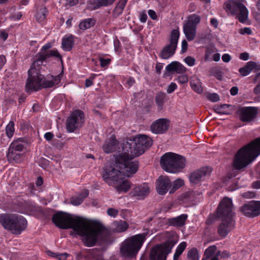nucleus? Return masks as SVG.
<instances>
[{
	"label": "nucleus",
	"mask_w": 260,
	"mask_h": 260,
	"mask_svg": "<svg viewBox=\"0 0 260 260\" xmlns=\"http://www.w3.org/2000/svg\"><path fill=\"white\" fill-rule=\"evenodd\" d=\"M88 194L89 191L87 189H85L79 196L72 198L71 200V203L75 206L79 205L83 202L84 199L88 197Z\"/></svg>",
	"instance_id": "32"
},
{
	"label": "nucleus",
	"mask_w": 260,
	"mask_h": 260,
	"mask_svg": "<svg viewBox=\"0 0 260 260\" xmlns=\"http://www.w3.org/2000/svg\"><path fill=\"white\" fill-rule=\"evenodd\" d=\"M239 58L241 60H247L249 58V55L247 52H243V53H241L240 54Z\"/></svg>",
	"instance_id": "55"
},
{
	"label": "nucleus",
	"mask_w": 260,
	"mask_h": 260,
	"mask_svg": "<svg viewBox=\"0 0 260 260\" xmlns=\"http://www.w3.org/2000/svg\"><path fill=\"white\" fill-rule=\"evenodd\" d=\"M170 126V121L166 118H159L154 121L150 126L151 132L156 134L166 133Z\"/></svg>",
	"instance_id": "16"
},
{
	"label": "nucleus",
	"mask_w": 260,
	"mask_h": 260,
	"mask_svg": "<svg viewBox=\"0 0 260 260\" xmlns=\"http://www.w3.org/2000/svg\"><path fill=\"white\" fill-rule=\"evenodd\" d=\"M122 12L123 11L122 10L116 6L113 11V15L114 17H117L121 14Z\"/></svg>",
	"instance_id": "52"
},
{
	"label": "nucleus",
	"mask_w": 260,
	"mask_h": 260,
	"mask_svg": "<svg viewBox=\"0 0 260 260\" xmlns=\"http://www.w3.org/2000/svg\"><path fill=\"white\" fill-rule=\"evenodd\" d=\"M114 184H118L116 187V189L119 193L127 192L131 187L130 183L127 180H122V178L118 183L117 182Z\"/></svg>",
	"instance_id": "31"
},
{
	"label": "nucleus",
	"mask_w": 260,
	"mask_h": 260,
	"mask_svg": "<svg viewBox=\"0 0 260 260\" xmlns=\"http://www.w3.org/2000/svg\"><path fill=\"white\" fill-rule=\"evenodd\" d=\"M231 105L228 104H223L220 106H215L214 108V111L220 114H229L230 113L226 111V109H228Z\"/></svg>",
	"instance_id": "38"
},
{
	"label": "nucleus",
	"mask_w": 260,
	"mask_h": 260,
	"mask_svg": "<svg viewBox=\"0 0 260 260\" xmlns=\"http://www.w3.org/2000/svg\"><path fill=\"white\" fill-rule=\"evenodd\" d=\"M8 37L7 32L4 30H1L0 31V38L3 40L5 41Z\"/></svg>",
	"instance_id": "61"
},
{
	"label": "nucleus",
	"mask_w": 260,
	"mask_h": 260,
	"mask_svg": "<svg viewBox=\"0 0 260 260\" xmlns=\"http://www.w3.org/2000/svg\"><path fill=\"white\" fill-rule=\"evenodd\" d=\"M168 72H175L178 74H183L186 71L185 67L178 61H173L169 64L166 68Z\"/></svg>",
	"instance_id": "23"
},
{
	"label": "nucleus",
	"mask_w": 260,
	"mask_h": 260,
	"mask_svg": "<svg viewBox=\"0 0 260 260\" xmlns=\"http://www.w3.org/2000/svg\"><path fill=\"white\" fill-rule=\"evenodd\" d=\"M196 27L192 26L189 24H185L183 26V31L187 40L189 41L193 40L196 34Z\"/></svg>",
	"instance_id": "26"
},
{
	"label": "nucleus",
	"mask_w": 260,
	"mask_h": 260,
	"mask_svg": "<svg viewBox=\"0 0 260 260\" xmlns=\"http://www.w3.org/2000/svg\"><path fill=\"white\" fill-rule=\"evenodd\" d=\"M217 251L216 246H210L205 250L204 253V256H206L207 258H210L214 256Z\"/></svg>",
	"instance_id": "39"
},
{
	"label": "nucleus",
	"mask_w": 260,
	"mask_h": 260,
	"mask_svg": "<svg viewBox=\"0 0 260 260\" xmlns=\"http://www.w3.org/2000/svg\"><path fill=\"white\" fill-rule=\"evenodd\" d=\"M222 59L224 62H229L231 59V57L229 54H224L222 56Z\"/></svg>",
	"instance_id": "59"
},
{
	"label": "nucleus",
	"mask_w": 260,
	"mask_h": 260,
	"mask_svg": "<svg viewBox=\"0 0 260 260\" xmlns=\"http://www.w3.org/2000/svg\"><path fill=\"white\" fill-rule=\"evenodd\" d=\"M23 149L24 145L23 144V142L20 140H18L13 142L11 144L9 148V149H11L14 151H17L21 152H22Z\"/></svg>",
	"instance_id": "35"
},
{
	"label": "nucleus",
	"mask_w": 260,
	"mask_h": 260,
	"mask_svg": "<svg viewBox=\"0 0 260 260\" xmlns=\"http://www.w3.org/2000/svg\"><path fill=\"white\" fill-rule=\"evenodd\" d=\"M200 17L197 14H193L188 16V22L185 24H189L192 26L197 27V25L200 23Z\"/></svg>",
	"instance_id": "37"
},
{
	"label": "nucleus",
	"mask_w": 260,
	"mask_h": 260,
	"mask_svg": "<svg viewBox=\"0 0 260 260\" xmlns=\"http://www.w3.org/2000/svg\"><path fill=\"white\" fill-rule=\"evenodd\" d=\"M7 157L9 162L17 163L22 161L25 158V156L22 152L11 149L8 150Z\"/></svg>",
	"instance_id": "22"
},
{
	"label": "nucleus",
	"mask_w": 260,
	"mask_h": 260,
	"mask_svg": "<svg viewBox=\"0 0 260 260\" xmlns=\"http://www.w3.org/2000/svg\"><path fill=\"white\" fill-rule=\"evenodd\" d=\"M260 154V137L240 149L236 153L233 166L236 170L246 167Z\"/></svg>",
	"instance_id": "5"
},
{
	"label": "nucleus",
	"mask_w": 260,
	"mask_h": 260,
	"mask_svg": "<svg viewBox=\"0 0 260 260\" xmlns=\"http://www.w3.org/2000/svg\"><path fill=\"white\" fill-rule=\"evenodd\" d=\"M52 221L60 229L73 230L83 237V241L87 247L95 245L99 239L105 240L103 236L106 233L105 228L98 220H89L81 216L58 211L53 215Z\"/></svg>",
	"instance_id": "1"
},
{
	"label": "nucleus",
	"mask_w": 260,
	"mask_h": 260,
	"mask_svg": "<svg viewBox=\"0 0 260 260\" xmlns=\"http://www.w3.org/2000/svg\"><path fill=\"white\" fill-rule=\"evenodd\" d=\"M177 85L175 83L172 82L168 86L167 89L168 93H171L177 89Z\"/></svg>",
	"instance_id": "47"
},
{
	"label": "nucleus",
	"mask_w": 260,
	"mask_h": 260,
	"mask_svg": "<svg viewBox=\"0 0 260 260\" xmlns=\"http://www.w3.org/2000/svg\"><path fill=\"white\" fill-rule=\"evenodd\" d=\"M140 19L141 22L144 23L146 21L147 19V16L146 13H142L140 14Z\"/></svg>",
	"instance_id": "64"
},
{
	"label": "nucleus",
	"mask_w": 260,
	"mask_h": 260,
	"mask_svg": "<svg viewBox=\"0 0 260 260\" xmlns=\"http://www.w3.org/2000/svg\"><path fill=\"white\" fill-rule=\"evenodd\" d=\"M232 201L228 198H224L219 204L216 214L221 219V222L217 226L219 236L224 238L235 228V213L232 212Z\"/></svg>",
	"instance_id": "4"
},
{
	"label": "nucleus",
	"mask_w": 260,
	"mask_h": 260,
	"mask_svg": "<svg viewBox=\"0 0 260 260\" xmlns=\"http://www.w3.org/2000/svg\"><path fill=\"white\" fill-rule=\"evenodd\" d=\"M118 141L114 136H112L110 140H106L103 146V150L107 153L113 152L116 148Z\"/></svg>",
	"instance_id": "25"
},
{
	"label": "nucleus",
	"mask_w": 260,
	"mask_h": 260,
	"mask_svg": "<svg viewBox=\"0 0 260 260\" xmlns=\"http://www.w3.org/2000/svg\"><path fill=\"white\" fill-rule=\"evenodd\" d=\"M116 0H95L93 3L94 8L98 9L101 7L111 5Z\"/></svg>",
	"instance_id": "36"
},
{
	"label": "nucleus",
	"mask_w": 260,
	"mask_h": 260,
	"mask_svg": "<svg viewBox=\"0 0 260 260\" xmlns=\"http://www.w3.org/2000/svg\"><path fill=\"white\" fill-rule=\"evenodd\" d=\"M191 87L192 89L198 93H201L203 91V89L201 85L196 83H191Z\"/></svg>",
	"instance_id": "45"
},
{
	"label": "nucleus",
	"mask_w": 260,
	"mask_h": 260,
	"mask_svg": "<svg viewBox=\"0 0 260 260\" xmlns=\"http://www.w3.org/2000/svg\"><path fill=\"white\" fill-rule=\"evenodd\" d=\"M167 95L166 93L162 91H159L156 93L155 97V101L156 104L159 110H161L163 108V105L167 99Z\"/></svg>",
	"instance_id": "27"
},
{
	"label": "nucleus",
	"mask_w": 260,
	"mask_h": 260,
	"mask_svg": "<svg viewBox=\"0 0 260 260\" xmlns=\"http://www.w3.org/2000/svg\"><path fill=\"white\" fill-rule=\"evenodd\" d=\"M27 222L23 216L15 214V221L14 222L12 233L15 235H19L27 227Z\"/></svg>",
	"instance_id": "19"
},
{
	"label": "nucleus",
	"mask_w": 260,
	"mask_h": 260,
	"mask_svg": "<svg viewBox=\"0 0 260 260\" xmlns=\"http://www.w3.org/2000/svg\"><path fill=\"white\" fill-rule=\"evenodd\" d=\"M176 242L172 239L153 246L149 253L150 259L167 260L168 255L171 252Z\"/></svg>",
	"instance_id": "8"
},
{
	"label": "nucleus",
	"mask_w": 260,
	"mask_h": 260,
	"mask_svg": "<svg viewBox=\"0 0 260 260\" xmlns=\"http://www.w3.org/2000/svg\"><path fill=\"white\" fill-rule=\"evenodd\" d=\"M219 256L222 258H227L230 257V254L227 251H223V252L220 251V254Z\"/></svg>",
	"instance_id": "62"
},
{
	"label": "nucleus",
	"mask_w": 260,
	"mask_h": 260,
	"mask_svg": "<svg viewBox=\"0 0 260 260\" xmlns=\"http://www.w3.org/2000/svg\"><path fill=\"white\" fill-rule=\"evenodd\" d=\"M187 218V214H181L176 217L168 219V222L170 225L181 227L185 224Z\"/></svg>",
	"instance_id": "24"
},
{
	"label": "nucleus",
	"mask_w": 260,
	"mask_h": 260,
	"mask_svg": "<svg viewBox=\"0 0 260 260\" xmlns=\"http://www.w3.org/2000/svg\"><path fill=\"white\" fill-rule=\"evenodd\" d=\"M212 172V169L209 167H202L190 173L189 179L191 184H197L201 181L203 178L209 176Z\"/></svg>",
	"instance_id": "15"
},
{
	"label": "nucleus",
	"mask_w": 260,
	"mask_h": 260,
	"mask_svg": "<svg viewBox=\"0 0 260 260\" xmlns=\"http://www.w3.org/2000/svg\"><path fill=\"white\" fill-rule=\"evenodd\" d=\"M187 49V43L185 40H184L182 42L181 51L182 53H184L186 51Z\"/></svg>",
	"instance_id": "60"
},
{
	"label": "nucleus",
	"mask_w": 260,
	"mask_h": 260,
	"mask_svg": "<svg viewBox=\"0 0 260 260\" xmlns=\"http://www.w3.org/2000/svg\"><path fill=\"white\" fill-rule=\"evenodd\" d=\"M126 3L127 0H120L116 6L123 11Z\"/></svg>",
	"instance_id": "51"
},
{
	"label": "nucleus",
	"mask_w": 260,
	"mask_h": 260,
	"mask_svg": "<svg viewBox=\"0 0 260 260\" xmlns=\"http://www.w3.org/2000/svg\"><path fill=\"white\" fill-rule=\"evenodd\" d=\"M238 112L241 121L250 122L256 118L257 109L254 107H244L239 109Z\"/></svg>",
	"instance_id": "14"
},
{
	"label": "nucleus",
	"mask_w": 260,
	"mask_h": 260,
	"mask_svg": "<svg viewBox=\"0 0 260 260\" xmlns=\"http://www.w3.org/2000/svg\"><path fill=\"white\" fill-rule=\"evenodd\" d=\"M69 255L67 253H57L56 258L59 260H66Z\"/></svg>",
	"instance_id": "53"
},
{
	"label": "nucleus",
	"mask_w": 260,
	"mask_h": 260,
	"mask_svg": "<svg viewBox=\"0 0 260 260\" xmlns=\"http://www.w3.org/2000/svg\"><path fill=\"white\" fill-rule=\"evenodd\" d=\"M217 217H218L217 215L215 216L213 214H210L206 220V224L207 225H211L213 224L216 221Z\"/></svg>",
	"instance_id": "43"
},
{
	"label": "nucleus",
	"mask_w": 260,
	"mask_h": 260,
	"mask_svg": "<svg viewBox=\"0 0 260 260\" xmlns=\"http://www.w3.org/2000/svg\"><path fill=\"white\" fill-rule=\"evenodd\" d=\"M15 221V214H3L0 215V223L6 230L12 232L14 222Z\"/></svg>",
	"instance_id": "20"
},
{
	"label": "nucleus",
	"mask_w": 260,
	"mask_h": 260,
	"mask_svg": "<svg viewBox=\"0 0 260 260\" xmlns=\"http://www.w3.org/2000/svg\"><path fill=\"white\" fill-rule=\"evenodd\" d=\"M179 37V32L177 29H173L171 34L169 44L165 46L160 53V57L164 59H168L175 53Z\"/></svg>",
	"instance_id": "11"
},
{
	"label": "nucleus",
	"mask_w": 260,
	"mask_h": 260,
	"mask_svg": "<svg viewBox=\"0 0 260 260\" xmlns=\"http://www.w3.org/2000/svg\"><path fill=\"white\" fill-rule=\"evenodd\" d=\"M184 184V181L181 179H177L173 182L172 187L170 190V193H174Z\"/></svg>",
	"instance_id": "40"
},
{
	"label": "nucleus",
	"mask_w": 260,
	"mask_h": 260,
	"mask_svg": "<svg viewBox=\"0 0 260 260\" xmlns=\"http://www.w3.org/2000/svg\"><path fill=\"white\" fill-rule=\"evenodd\" d=\"M207 98L212 102H216L219 100V95L215 93H210L207 96Z\"/></svg>",
	"instance_id": "44"
},
{
	"label": "nucleus",
	"mask_w": 260,
	"mask_h": 260,
	"mask_svg": "<svg viewBox=\"0 0 260 260\" xmlns=\"http://www.w3.org/2000/svg\"><path fill=\"white\" fill-rule=\"evenodd\" d=\"M177 80L181 84H184L187 82L188 77L186 75H182L178 77Z\"/></svg>",
	"instance_id": "50"
},
{
	"label": "nucleus",
	"mask_w": 260,
	"mask_h": 260,
	"mask_svg": "<svg viewBox=\"0 0 260 260\" xmlns=\"http://www.w3.org/2000/svg\"><path fill=\"white\" fill-rule=\"evenodd\" d=\"M62 48L66 51H70L74 46V36L64 37L62 40Z\"/></svg>",
	"instance_id": "28"
},
{
	"label": "nucleus",
	"mask_w": 260,
	"mask_h": 260,
	"mask_svg": "<svg viewBox=\"0 0 260 260\" xmlns=\"http://www.w3.org/2000/svg\"><path fill=\"white\" fill-rule=\"evenodd\" d=\"M54 137L53 134L51 132H47L44 135V138L47 141H51Z\"/></svg>",
	"instance_id": "58"
},
{
	"label": "nucleus",
	"mask_w": 260,
	"mask_h": 260,
	"mask_svg": "<svg viewBox=\"0 0 260 260\" xmlns=\"http://www.w3.org/2000/svg\"><path fill=\"white\" fill-rule=\"evenodd\" d=\"M150 188L148 185L143 184L133 188L129 193L131 198L137 200H143L149 193Z\"/></svg>",
	"instance_id": "18"
},
{
	"label": "nucleus",
	"mask_w": 260,
	"mask_h": 260,
	"mask_svg": "<svg viewBox=\"0 0 260 260\" xmlns=\"http://www.w3.org/2000/svg\"><path fill=\"white\" fill-rule=\"evenodd\" d=\"M184 61L189 66H193L195 63V59L191 56L186 57Z\"/></svg>",
	"instance_id": "49"
},
{
	"label": "nucleus",
	"mask_w": 260,
	"mask_h": 260,
	"mask_svg": "<svg viewBox=\"0 0 260 260\" xmlns=\"http://www.w3.org/2000/svg\"><path fill=\"white\" fill-rule=\"evenodd\" d=\"M148 13L152 19L156 20L157 19V15L154 11L152 10H149L148 12Z\"/></svg>",
	"instance_id": "56"
},
{
	"label": "nucleus",
	"mask_w": 260,
	"mask_h": 260,
	"mask_svg": "<svg viewBox=\"0 0 260 260\" xmlns=\"http://www.w3.org/2000/svg\"><path fill=\"white\" fill-rule=\"evenodd\" d=\"M100 64L102 67H106L110 63L111 59L109 58L108 59H104L103 58H100Z\"/></svg>",
	"instance_id": "48"
},
{
	"label": "nucleus",
	"mask_w": 260,
	"mask_h": 260,
	"mask_svg": "<svg viewBox=\"0 0 260 260\" xmlns=\"http://www.w3.org/2000/svg\"><path fill=\"white\" fill-rule=\"evenodd\" d=\"M255 71L260 70V65L252 61L247 62L245 66L239 69V72L242 76H246L248 75L250 72L253 70Z\"/></svg>",
	"instance_id": "21"
},
{
	"label": "nucleus",
	"mask_w": 260,
	"mask_h": 260,
	"mask_svg": "<svg viewBox=\"0 0 260 260\" xmlns=\"http://www.w3.org/2000/svg\"><path fill=\"white\" fill-rule=\"evenodd\" d=\"M187 258L189 260H199L200 255L197 248L193 247L187 252Z\"/></svg>",
	"instance_id": "34"
},
{
	"label": "nucleus",
	"mask_w": 260,
	"mask_h": 260,
	"mask_svg": "<svg viewBox=\"0 0 260 260\" xmlns=\"http://www.w3.org/2000/svg\"><path fill=\"white\" fill-rule=\"evenodd\" d=\"M148 233H143L126 239L120 247L119 253L124 259L135 258L142 247Z\"/></svg>",
	"instance_id": "6"
},
{
	"label": "nucleus",
	"mask_w": 260,
	"mask_h": 260,
	"mask_svg": "<svg viewBox=\"0 0 260 260\" xmlns=\"http://www.w3.org/2000/svg\"><path fill=\"white\" fill-rule=\"evenodd\" d=\"M172 183L168 177L160 176L158 177L156 181V189L159 194H165L168 191H170Z\"/></svg>",
	"instance_id": "17"
},
{
	"label": "nucleus",
	"mask_w": 260,
	"mask_h": 260,
	"mask_svg": "<svg viewBox=\"0 0 260 260\" xmlns=\"http://www.w3.org/2000/svg\"><path fill=\"white\" fill-rule=\"evenodd\" d=\"M84 113L80 110H76L73 112L66 121V128L70 133L74 132L76 129L80 128L84 120Z\"/></svg>",
	"instance_id": "12"
},
{
	"label": "nucleus",
	"mask_w": 260,
	"mask_h": 260,
	"mask_svg": "<svg viewBox=\"0 0 260 260\" xmlns=\"http://www.w3.org/2000/svg\"><path fill=\"white\" fill-rule=\"evenodd\" d=\"M93 79H94V77H91L89 79H87L85 80L86 87H88L90 86L91 85H92V84H93L92 80H93Z\"/></svg>",
	"instance_id": "63"
},
{
	"label": "nucleus",
	"mask_w": 260,
	"mask_h": 260,
	"mask_svg": "<svg viewBox=\"0 0 260 260\" xmlns=\"http://www.w3.org/2000/svg\"><path fill=\"white\" fill-rule=\"evenodd\" d=\"M79 2V0H67L66 5L70 7L77 5Z\"/></svg>",
	"instance_id": "57"
},
{
	"label": "nucleus",
	"mask_w": 260,
	"mask_h": 260,
	"mask_svg": "<svg viewBox=\"0 0 260 260\" xmlns=\"http://www.w3.org/2000/svg\"><path fill=\"white\" fill-rule=\"evenodd\" d=\"M160 164L166 172L176 173L181 172L185 167V159L182 155L168 152L161 157Z\"/></svg>",
	"instance_id": "7"
},
{
	"label": "nucleus",
	"mask_w": 260,
	"mask_h": 260,
	"mask_svg": "<svg viewBox=\"0 0 260 260\" xmlns=\"http://www.w3.org/2000/svg\"><path fill=\"white\" fill-rule=\"evenodd\" d=\"M152 145L151 139L144 135L124 142L121 152L115 157L116 167L122 170L127 177L135 174L139 168V162L133 159L142 155Z\"/></svg>",
	"instance_id": "3"
},
{
	"label": "nucleus",
	"mask_w": 260,
	"mask_h": 260,
	"mask_svg": "<svg viewBox=\"0 0 260 260\" xmlns=\"http://www.w3.org/2000/svg\"><path fill=\"white\" fill-rule=\"evenodd\" d=\"M245 216L254 217L260 214V201H252L243 205L240 209Z\"/></svg>",
	"instance_id": "13"
},
{
	"label": "nucleus",
	"mask_w": 260,
	"mask_h": 260,
	"mask_svg": "<svg viewBox=\"0 0 260 260\" xmlns=\"http://www.w3.org/2000/svg\"><path fill=\"white\" fill-rule=\"evenodd\" d=\"M115 169L110 163H107L104 166L102 171V177L104 180L109 184H115L121 179V173L126 176L123 171Z\"/></svg>",
	"instance_id": "10"
},
{
	"label": "nucleus",
	"mask_w": 260,
	"mask_h": 260,
	"mask_svg": "<svg viewBox=\"0 0 260 260\" xmlns=\"http://www.w3.org/2000/svg\"><path fill=\"white\" fill-rule=\"evenodd\" d=\"M239 32L241 34H246L247 35H250L251 34L252 31H251V29L249 27H245L243 29H241L240 30Z\"/></svg>",
	"instance_id": "54"
},
{
	"label": "nucleus",
	"mask_w": 260,
	"mask_h": 260,
	"mask_svg": "<svg viewBox=\"0 0 260 260\" xmlns=\"http://www.w3.org/2000/svg\"><path fill=\"white\" fill-rule=\"evenodd\" d=\"M187 244L185 242H181L177 247L175 253L181 255L185 249L186 248Z\"/></svg>",
	"instance_id": "42"
},
{
	"label": "nucleus",
	"mask_w": 260,
	"mask_h": 260,
	"mask_svg": "<svg viewBox=\"0 0 260 260\" xmlns=\"http://www.w3.org/2000/svg\"><path fill=\"white\" fill-rule=\"evenodd\" d=\"M14 130V123L13 121H11L6 128V134L9 138L13 136Z\"/></svg>",
	"instance_id": "41"
},
{
	"label": "nucleus",
	"mask_w": 260,
	"mask_h": 260,
	"mask_svg": "<svg viewBox=\"0 0 260 260\" xmlns=\"http://www.w3.org/2000/svg\"><path fill=\"white\" fill-rule=\"evenodd\" d=\"M95 23L96 20L94 18H87L80 22L79 27L81 30H85L93 26Z\"/></svg>",
	"instance_id": "30"
},
{
	"label": "nucleus",
	"mask_w": 260,
	"mask_h": 260,
	"mask_svg": "<svg viewBox=\"0 0 260 260\" xmlns=\"http://www.w3.org/2000/svg\"><path fill=\"white\" fill-rule=\"evenodd\" d=\"M226 11L232 15L238 14L237 17L241 23H244L248 17V11L246 7L241 3L231 1L225 3Z\"/></svg>",
	"instance_id": "9"
},
{
	"label": "nucleus",
	"mask_w": 260,
	"mask_h": 260,
	"mask_svg": "<svg viewBox=\"0 0 260 260\" xmlns=\"http://www.w3.org/2000/svg\"><path fill=\"white\" fill-rule=\"evenodd\" d=\"M113 225L114 226V231L118 233L126 231L129 226L128 224L123 220L115 221L113 222Z\"/></svg>",
	"instance_id": "29"
},
{
	"label": "nucleus",
	"mask_w": 260,
	"mask_h": 260,
	"mask_svg": "<svg viewBox=\"0 0 260 260\" xmlns=\"http://www.w3.org/2000/svg\"><path fill=\"white\" fill-rule=\"evenodd\" d=\"M48 10L46 7H42L37 10L36 14L37 20L40 22L43 21L45 19Z\"/></svg>",
	"instance_id": "33"
},
{
	"label": "nucleus",
	"mask_w": 260,
	"mask_h": 260,
	"mask_svg": "<svg viewBox=\"0 0 260 260\" xmlns=\"http://www.w3.org/2000/svg\"><path fill=\"white\" fill-rule=\"evenodd\" d=\"M107 213L109 216L115 217L118 214V211L116 209L110 208L107 209Z\"/></svg>",
	"instance_id": "46"
},
{
	"label": "nucleus",
	"mask_w": 260,
	"mask_h": 260,
	"mask_svg": "<svg viewBox=\"0 0 260 260\" xmlns=\"http://www.w3.org/2000/svg\"><path fill=\"white\" fill-rule=\"evenodd\" d=\"M52 47V44L48 43L42 47L41 51L35 56V59L31 64L28 71V78L25 85V90L27 92L38 91L42 88L52 87L58 84L60 80L59 75L52 76V79L49 80L44 77L42 74V71L46 68L43 65L44 61L51 57H54L62 61V57L56 49L47 51Z\"/></svg>",
	"instance_id": "2"
}]
</instances>
